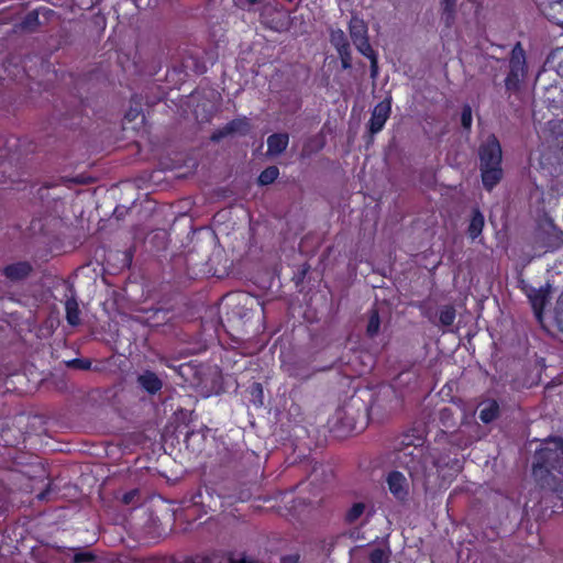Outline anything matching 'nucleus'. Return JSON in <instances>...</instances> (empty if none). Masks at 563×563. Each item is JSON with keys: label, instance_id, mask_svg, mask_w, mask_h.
Returning <instances> with one entry per match:
<instances>
[{"label": "nucleus", "instance_id": "18", "mask_svg": "<svg viewBox=\"0 0 563 563\" xmlns=\"http://www.w3.org/2000/svg\"><path fill=\"white\" fill-rule=\"evenodd\" d=\"M484 223H485L484 216L479 211V209H477V208L473 209L472 219H471L468 228H467V233L473 240L481 235L483 228H484Z\"/></svg>", "mask_w": 563, "mask_h": 563}, {"label": "nucleus", "instance_id": "4", "mask_svg": "<svg viewBox=\"0 0 563 563\" xmlns=\"http://www.w3.org/2000/svg\"><path fill=\"white\" fill-rule=\"evenodd\" d=\"M260 18L265 27L279 33L287 32L292 23L289 11L277 4H265Z\"/></svg>", "mask_w": 563, "mask_h": 563}, {"label": "nucleus", "instance_id": "41", "mask_svg": "<svg viewBox=\"0 0 563 563\" xmlns=\"http://www.w3.org/2000/svg\"><path fill=\"white\" fill-rule=\"evenodd\" d=\"M186 563H212L211 560L207 556H197L195 559H190Z\"/></svg>", "mask_w": 563, "mask_h": 563}, {"label": "nucleus", "instance_id": "21", "mask_svg": "<svg viewBox=\"0 0 563 563\" xmlns=\"http://www.w3.org/2000/svg\"><path fill=\"white\" fill-rule=\"evenodd\" d=\"M391 555V550L387 543L384 542V545L380 548H374L368 553V560L371 563H389Z\"/></svg>", "mask_w": 563, "mask_h": 563}, {"label": "nucleus", "instance_id": "24", "mask_svg": "<svg viewBox=\"0 0 563 563\" xmlns=\"http://www.w3.org/2000/svg\"><path fill=\"white\" fill-rule=\"evenodd\" d=\"M285 372L295 378L306 380L311 376L310 369L302 363L286 364Z\"/></svg>", "mask_w": 563, "mask_h": 563}, {"label": "nucleus", "instance_id": "19", "mask_svg": "<svg viewBox=\"0 0 563 563\" xmlns=\"http://www.w3.org/2000/svg\"><path fill=\"white\" fill-rule=\"evenodd\" d=\"M543 12L550 20L563 25V0H550Z\"/></svg>", "mask_w": 563, "mask_h": 563}, {"label": "nucleus", "instance_id": "14", "mask_svg": "<svg viewBox=\"0 0 563 563\" xmlns=\"http://www.w3.org/2000/svg\"><path fill=\"white\" fill-rule=\"evenodd\" d=\"M289 136L287 133H274L267 137V155L276 156L282 154L288 146Z\"/></svg>", "mask_w": 563, "mask_h": 563}, {"label": "nucleus", "instance_id": "25", "mask_svg": "<svg viewBox=\"0 0 563 563\" xmlns=\"http://www.w3.org/2000/svg\"><path fill=\"white\" fill-rule=\"evenodd\" d=\"M456 318V310L452 305H444L439 309V324L449 328L451 327Z\"/></svg>", "mask_w": 563, "mask_h": 563}, {"label": "nucleus", "instance_id": "10", "mask_svg": "<svg viewBox=\"0 0 563 563\" xmlns=\"http://www.w3.org/2000/svg\"><path fill=\"white\" fill-rule=\"evenodd\" d=\"M389 492L398 500H405L408 496V483L402 473L394 471L387 476Z\"/></svg>", "mask_w": 563, "mask_h": 563}, {"label": "nucleus", "instance_id": "30", "mask_svg": "<svg viewBox=\"0 0 563 563\" xmlns=\"http://www.w3.org/2000/svg\"><path fill=\"white\" fill-rule=\"evenodd\" d=\"M251 394L253 396V402L255 406L260 407L264 404V396H263V387L260 383H253L251 386Z\"/></svg>", "mask_w": 563, "mask_h": 563}, {"label": "nucleus", "instance_id": "33", "mask_svg": "<svg viewBox=\"0 0 563 563\" xmlns=\"http://www.w3.org/2000/svg\"><path fill=\"white\" fill-rule=\"evenodd\" d=\"M461 124L465 130L472 126V108L470 104H464L461 113Z\"/></svg>", "mask_w": 563, "mask_h": 563}, {"label": "nucleus", "instance_id": "29", "mask_svg": "<svg viewBox=\"0 0 563 563\" xmlns=\"http://www.w3.org/2000/svg\"><path fill=\"white\" fill-rule=\"evenodd\" d=\"M364 503H355L346 512L345 520L349 523H354L365 511Z\"/></svg>", "mask_w": 563, "mask_h": 563}, {"label": "nucleus", "instance_id": "13", "mask_svg": "<svg viewBox=\"0 0 563 563\" xmlns=\"http://www.w3.org/2000/svg\"><path fill=\"white\" fill-rule=\"evenodd\" d=\"M71 295L67 297L65 301V310H66V320L68 324L71 327H77L80 324V309L77 301V298L75 296L74 288H69Z\"/></svg>", "mask_w": 563, "mask_h": 563}, {"label": "nucleus", "instance_id": "20", "mask_svg": "<svg viewBox=\"0 0 563 563\" xmlns=\"http://www.w3.org/2000/svg\"><path fill=\"white\" fill-rule=\"evenodd\" d=\"M229 135H246L251 131V124L246 118H238L225 124Z\"/></svg>", "mask_w": 563, "mask_h": 563}, {"label": "nucleus", "instance_id": "34", "mask_svg": "<svg viewBox=\"0 0 563 563\" xmlns=\"http://www.w3.org/2000/svg\"><path fill=\"white\" fill-rule=\"evenodd\" d=\"M67 366L70 368L88 371L91 367V362L88 358H74L68 361Z\"/></svg>", "mask_w": 563, "mask_h": 563}, {"label": "nucleus", "instance_id": "27", "mask_svg": "<svg viewBox=\"0 0 563 563\" xmlns=\"http://www.w3.org/2000/svg\"><path fill=\"white\" fill-rule=\"evenodd\" d=\"M379 327H380V319H379L378 310L376 308H372L369 310L368 322H367V327H366L367 336L374 338L375 335H377L379 332Z\"/></svg>", "mask_w": 563, "mask_h": 563}, {"label": "nucleus", "instance_id": "46", "mask_svg": "<svg viewBox=\"0 0 563 563\" xmlns=\"http://www.w3.org/2000/svg\"><path fill=\"white\" fill-rule=\"evenodd\" d=\"M194 500H195V504H205V500H203V495L201 492H199L195 497H194Z\"/></svg>", "mask_w": 563, "mask_h": 563}, {"label": "nucleus", "instance_id": "32", "mask_svg": "<svg viewBox=\"0 0 563 563\" xmlns=\"http://www.w3.org/2000/svg\"><path fill=\"white\" fill-rule=\"evenodd\" d=\"M121 501L124 505H137L140 503V492L139 489H132L122 495Z\"/></svg>", "mask_w": 563, "mask_h": 563}, {"label": "nucleus", "instance_id": "49", "mask_svg": "<svg viewBox=\"0 0 563 563\" xmlns=\"http://www.w3.org/2000/svg\"><path fill=\"white\" fill-rule=\"evenodd\" d=\"M46 494L47 492H42L41 494H38V498L44 499L46 497Z\"/></svg>", "mask_w": 563, "mask_h": 563}, {"label": "nucleus", "instance_id": "6", "mask_svg": "<svg viewBox=\"0 0 563 563\" xmlns=\"http://www.w3.org/2000/svg\"><path fill=\"white\" fill-rule=\"evenodd\" d=\"M401 405V400L396 389L391 386H384L376 393L371 409L373 412L391 413Z\"/></svg>", "mask_w": 563, "mask_h": 563}, {"label": "nucleus", "instance_id": "47", "mask_svg": "<svg viewBox=\"0 0 563 563\" xmlns=\"http://www.w3.org/2000/svg\"><path fill=\"white\" fill-rule=\"evenodd\" d=\"M297 556H287L283 559V563H297Z\"/></svg>", "mask_w": 563, "mask_h": 563}, {"label": "nucleus", "instance_id": "23", "mask_svg": "<svg viewBox=\"0 0 563 563\" xmlns=\"http://www.w3.org/2000/svg\"><path fill=\"white\" fill-rule=\"evenodd\" d=\"M330 42L335 47L338 53L350 51L351 46L345 33L341 29L332 30L330 33Z\"/></svg>", "mask_w": 563, "mask_h": 563}, {"label": "nucleus", "instance_id": "43", "mask_svg": "<svg viewBox=\"0 0 563 563\" xmlns=\"http://www.w3.org/2000/svg\"><path fill=\"white\" fill-rule=\"evenodd\" d=\"M229 563H256L245 556H241L239 559H230Z\"/></svg>", "mask_w": 563, "mask_h": 563}, {"label": "nucleus", "instance_id": "3", "mask_svg": "<svg viewBox=\"0 0 563 563\" xmlns=\"http://www.w3.org/2000/svg\"><path fill=\"white\" fill-rule=\"evenodd\" d=\"M428 449L429 446H423V439L421 437L410 433L402 434L395 445L397 462L409 472V465L419 460L416 457L417 451H421L422 455H424Z\"/></svg>", "mask_w": 563, "mask_h": 563}, {"label": "nucleus", "instance_id": "7", "mask_svg": "<svg viewBox=\"0 0 563 563\" xmlns=\"http://www.w3.org/2000/svg\"><path fill=\"white\" fill-rule=\"evenodd\" d=\"M349 33L352 43L361 54H366L373 49L369 43L368 26L363 19L353 15L349 22Z\"/></svg>", "mask_w": 563, "mask_h": 563}, {"label": "nucleus", "instance_id": "51", "mask_svg": "<svg viewBox=\"0 0 563 563\" xmlns=\"http://www.w3.org/2000/svg\"><path fill=\"white\" fill-rule=\"evenodd\" d=\"M206 493L208 494V496L212 499V496L209 494V489H206Z\"/></svg>", "mask_w": 563, "mask_h": 563}, {"label": "nucleus", "instance_id": "12", "mask_svg": "<svg viewBox=\"0 0 563 563\" xmlns=\"http://www.w3.org/2000/svg\"><path fill=\"white\" fill-rule=\"evenodd\" d=\"M32 272V266L27 262H18L4 267L3 275L11 282L25 279Z\"/></svg>", "mask_w": 563, "mask_h": 563}, {"label": "nucleus", "instance_id": "26", "mask_svg": "<svg viewBox=\"0 0 563 563\" xmlns=\"http://www.w3.org/2000/svg\"><path fill=\"white\" fill-rule=\"evenodd\" d=\"M529 299L536 316L540 318L543 307L547 302V292L542 289H539L530 294Z\"/></svg>", "mask_w": 563, "mask_h": 563}, {"label": "nucleus", "instance_id": "39", "mask_svg": "<svg viewBox=\"0 0 563 563\" xmlns=\"http://www.w3.org/2000/svg\"><path fill=\"white\" fill-rule=\"evenodd\" d=\"M227 136H230L229 135V132H228V129L227 126L224 125L223 128L217 130L216 132L212 133V135L210 136V140L212 142H220L222 139L227 137Z\"/></svg>", "mask_w": 563, "mask_h": 563}, {"label": "nucleus", "instance_id": "45", "mask_svg": "<svg viewBox=\"0 0 563 563\" xmlns=\"http://www.w3.org/2000/svg\"><path fill=\"white\" fill-rule=\"evenodd\" d=\"M353 408H354V404H353V401H351V402L346 404V405L343 407V409H342L343 415H344V416L350 415Z\"/></svg>", "mask_w": 563, "mask_h": 563}, {"label": "nucleus", "instance_id": "2", "mask_svg": "<svg viewBox=\"0 0 563 563\" xmlns=\"http://www.w3.org/2000/svg\"><path fill=\"white\" fill-rule=\"evenodd\" d=\"M556 471L563 475V440L553 439L544 443L534 454L532 474L542 488L556 490L562 482L553 474Z\"/></svg>", "mask_w": 563, "mask_h": 563}, {"label": "nucleus", "instance_id": "11", "mask_svg": "<svg viewBox=\"0 0 563 563\" xmlns=\"http://www.w3.org/2000/svg\"><path fill=\"white\" fill-rule=\"evenodd\" d=\"M136 382L143 390L151 395H155L163 387L162 379L151 371H145L144 373L140 374L136 378Z\"/></svg>", "mask_w": 563, "mask_h": 563}, {"label": "nucleus", "instance_id": "15", "mask_svg": "<svg viewBox=\"0 0 563 563\" xmlns=\"http://www.w3.org/2000/svg\"><path fill=\"white\" fill-rule=\"evenodd\" d=\"M55 12L47 8H38L29 12L22 21V27L27 31H34L37 25L42 22L40 21V15H43L45 20H48L51 15H54Z\"/></svg>", "mask_w": 563, "mask_h": 563}, {"label": "nucleus", "instance_id": "44", "mask_svg": "<svg viewBox=\"0 0 563 563\" xmlns=\"http://www.w3.org/2000/svg\"><path fill=\"white\" fill-rule=\"evenodd\" d=\"M451 416V409L450 408H443L441 411H440V418L442 421H444V419H449Z\"/></svg>", "mask_w": 563, "mask_h": 563}, {"label": "nucleus", "instance_id": "22", "mask_svg": "<svg viewBox=\"0 0 563 563\" xmlns=\"http://www.w3.org/2000/svg\"><path fill=\"white\" fill-rule=\"evenodd\" d=\"M457 0H440L442 9V20L444 24L450 27L455 19Z\"/></svg>", "mask_w": 563, "mask_h": 563}, {"label": "nucleus", "instance_id": "36", "mask_svg": "<svg viewBox=\"0 0 563 563\" xmlns=\"http://www.w3.org/2000/svg\"><path fill=\"white\" fill-rule=\"evenodd\" d=\"M96 560V555L92 552H78L74 555L73 562L74 563H92Z\"/></svg>", "mask_w": 563, "mask_h": 563}, {"label": "nucleus", "instance_id": "42", "mask_svg": "<svg viewBox=\"0 0 563 563\" xmlns=\"http://www.w3.org/2000/svg\"><path fill=\"white\" fill-rule=\"evenodd\" d=\"M100 0H90V1H85V0H78V4L79 5H86L87 9H90L92 7H95Z\"/></svg>", "mask_w": 563, "mask_h": 563}, {"label": "nucleus", "instance_id": "5", "mask_svg": "<svg viewBox=\"0 0 563 563\" xmlns=\"http://www.w3.org/2000/svg\"><path fill=\"white\" fill-rule=\"evenodd\" d=\"M509 68L505 86L508 91H516L519 89L520 80L526 75V56L520 43H517L512 48Z\"/></svg>", "mask_w": 563, "mask_h": 563}, {"label": "nucleus", "instance_id": "17", "mask_svg": "<svg viewBox=\"0 0 563 563\" xmlns=\"http://www.w3.org/2000/svg\"><path fill=\"white\" fill-rule=\"evenodd\" d=\"M479 419L484 423L494 421L499 415V406L495 400H487L479 405Z\"/></svg>", "mask_w": 563, "mask_h": 563}, {"label": "nucleus", "instance_id": "50", "mask_svg": "<svg viewBox=\"0 0 563 563\" xmlns=\"http://www.w3.org/2000/svg\"><path fill=\"white\" fill-rule=\"evenodd\" d=\"M258 1H260V0H247V2H249L250 4H255V3H257Z\"/></svg>", "mask_w": 563, "mask_h": 563}, {"label": "nucleus", "instance_id": "16", "mask_svg": "<svg viewBox=\"0 0 563 563\" xmlns=\"http://www.w3.org/2000/svg\"><path fill=\"white\" fill-rule=\"evenodd\" d=\"M482 181L487 190H492L501 179L503 169L500 166L481 167Z\"/></svg>", "mask_w": 563, "mask_h": 563}, {"label": "nucleus", "instance_id": "38", "mask_svg": "<svg viewBox=\"0 0 563 563\" xmlns=\"http://www.w3.org/2000/svg\"><path fill=\"white\" fill-rule=\"evenodd\" d=\"M338 54L341 59L342 68L350 69L352 67V51H343Z\"/></svg>", "mask_w": 563, "mask_h": 563}, {"label": "nucleus", "instance_id": "48", "mask_svg": "<svg viewBox=\"0 0 563 563\" xmlns=\"http://www.w3.org/2000/svg\"><path fill=\"white\" fill-rule=\"evenodd\" d=\"M207 507L210 509V510H216V507H217V503L216 501H212V503H208L207 504Z\"/></svg>", "mask_w": 563, "mask_h": 563}, {"label": "nucleus", "instance_id": "9", "mask_svg": "<svg viewBox=\"0 0 563 563\" xmlns=\"http://www.w3.org/2000/svg\"><path fill=\"white\" fill-rule=\"evenodd\" d=\"M391 111V99L386 98L382 102L375 106L372 111V115L368 122V131L371 135H374L382 131Z\"/></svg>", "mask_w": 563, "mask_h": 563}, {"label": "nucleus", "instance_id": "8", "mask_svg": "<svg viewBox=\"0 0 563 563\" xmlns=\"http://www.w3.org/2000/svg\"><path fill=\"white\" fill-rule=\"evenodd\" d=\"M481 167L500 166L501 146L495 135H489L479 147Z\"/></svg>", "mask_w": 563, "mask_h": 563}, {"label": "nucleus", "instance_id": "31", "mask_svg": "<svg viewBox=\"0 0 563 563\" xmlns=\"http://www.w3.org/2000/svg\"><path fill=\"white\" fill-rule=\"evenodd\" d=\"M367 57L371 62V77L372 79H376L378 76V57L374 49L367 52L366 54H362Z\"/></svg>", "mask_w": 563, "mask_h": 563}, {"label": "nucleus", "instance_id": "35", "mask_svg": "<svg viewBox=\"0 0 563 563\" xmlns=\"http://www.w3.org/2000/svg\"><path fill=\"white\" fill-rule=\"evenodd\" d=\"M194 411L187 409H178L175 412V418L177 422H180L185 426H188L192 421Z\"/></svg>", "mask_w": 563, "mask_h": 563}, {"label": "nucleus", "instance_id": "40", "mask_svg": "<svg viewBox=\"0 0 563 563\" xmlns=\"http://www.w3.org/2000/svg\"><path fill=\"white\" fill-rule=\"evenodd\" d=\"M128 212V208L125 207H117L113 211V216L120 220L124 217V214Z\"/></svg>", "mask_w": 563, "mask_h": 563}, {"label": "nucleus", "instance_id": "37", "mask_svg": "<svg viewBox=\"0 0 563 563\" xmlns=\"http://www.w3.org/2000/svg\"><path fill=\"white\" fill-rule=\"evenodd\" d=\"M555 320L560 330L563 332V294L559 297L556 301Z\"/></svg>", "mask_w": 563, "mask_h": 563}, {"label": "nucleus", "instance_id": "28", "mask_svg": "<svg viewBox=\"0 0 563 563\" xmlns=\"http://www.w3.org/2000/svg\"><path fill=\"white\" fill-rule=\"evenodd\" d=\"M279 175V169L276 166L265 168L258 176V184L262 186L273 184Z\"/></svg>", "mask_w": 563, "mask_h": 563}, {"label": "nucleus", "instance_id": "1", "mask_svg": "<svg viewBox=\"0 0 563 563\" xmlns=\"http://www.w3.org/2000/svg\"><path fill=\"white\" fill-rule=\"evenodd\" d=\"M416 457L420 460L409 465V475L413 482H419L423 486H427L440 475L443 478L450 477L463 468V463L456 451L439 445L429 448L424 455L418 450Z\"/></svg>", "mask_w": 563, "mask_h": 563}]
</instances>
